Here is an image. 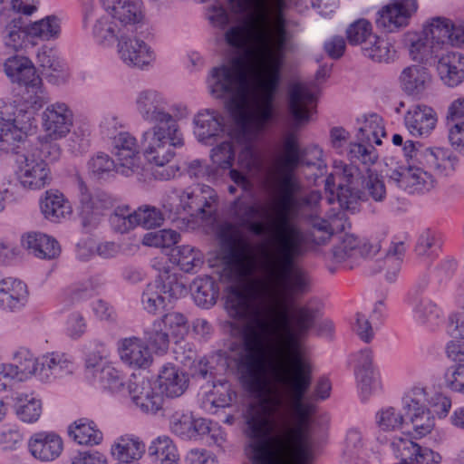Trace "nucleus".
<instances>
[{"mask_svg": "<svg viewBox=\"0 0 464 464\" xmlns=\"http://www.w3.org/2000/svg\"><path fill=\"white\" fill-rule=\"evenodd\" d=\"M279 199L266 222L248 230L264 237L255 255L245 248L232 254L225 308L243 351L237 360L239 378H312V365L301 340L314 326L318 310L295 300L309 289L307 273L295 266L306 251L304 231L292 222L298 183L294 172H277Z\"/></svg>", "mask_w": 464, "mask_h": 464, "instance_id": "1", "label": "nucleus"}, {"mask_svg": "<svg viewBox=\"0 0 464 464\" xmlns=\"http://www.w3.org/2000/svg\"><path fill=\"white\" fill-rule=\"evenodd\" d=\"M225 39L238 50L253 41L254 82L250 84L245 56L237 55L210 71L209 92L216 98L230 99L232 115L244 131H261L273 118L274 98L291 39L286 17L251 16L246 24L227 30Z\"/></svg>", "mask_w": 464, "mask_h": 464, "instance_id": "2", "label": "nucleus"}, {"mask_svg": "<svg viewBox=\"0 0 464 464\" xmlns=\"http://www.w3.org/2000/svg\"><path fill=\"white\" fill-rule=\"evenodd\" d=\"M253 464H309L314 441L311 427H246Z\"/></svg>", "mask_w": 464, "mask_h": 464, "instance_id": "3", "label": "nucleus"}, {"mask_svg": "<svg viewBox=\"0 0 464 464\" xmlns=\"http://www.w3.org/2000/svg\"><path fill=\"white\" fill-rule=\"evenodd\" d=\"M392 141L395 146L402 147L409 166L392 170L390 179L411 193L434 188L436 179L431 171L439 176H448L454 170V160L442 149L418 148L415 142L404 140L399 133L392 135Z\"/></svg>", "mask_w": 464, "mask_h": 464, "instance_id": "4", "label": "nucleus"}, {"mask_svg": "<svg viewBox=\"0 0 464 464\" xmlns=\"http://www.w3.org/2000/svg\"><path fill=\"white\" fill-rule=\"evenodd\" d=\"M183 144L178 123L168 126L155 124L143 133V153L148 161L155 165L152 172L155 179L168 180L176 176L179 168L169 163L175 157L173 148Z\"/></svg>", "mask_w": 464, "mask_h": 464, "instance_id": "5", "label": "nucleus"}, {"mask_svg": "<svg viewBox=\"0 0 464 464\" xmlns=\"http://www.w3.org/2000/svg\"><path fill=\"white\" fill-rule=\"evenodd\" d=\"M211 159L219 169H229L230 179L246 192L253 190L252 179L259 176L264 167L261 154L252 145H247L238 155L239 169H233L235 150L230 141H224L214 148Z\"/></svg>", "mask_w": 464, "mask_h": 464, "instance_id": "6", "label": "nucleus"}, {"mask_svg": "<svg viewBox=\"0 0 464 464\" xmlns=\"http://www.w3.org/2000/svg\"><path fill=\"white\" fill-rule=\"evenodd\" d=\"M0 149L9 150L35 128L34 112L0 101Z\"/></svg>", "mask_w": 464, "mask_h": 464, "instance_id": "7", "label": "nucleus"}, {"mask_svg": "<svg viewBox=\"0 0 464 464\" xmlns=\"http://www.w3.org/2000/svg\"><path fill=\"white\" fill-rule=\"evenodd\" d=\"M382 119L377 114H372L364 118L359 127V142L352 143L349 149V156L363 164H372L378 159L376 150L372 143L382 144V137L385 136Z\"/></svg>", "mask_w": 464, "mask_h": 464, "instance_id": "8", "label": "nucleus"}, {"mask_svg": "<svg viewBox=\"0 0 464 464\" xmlns=\"http://www.w3.org/2000/svg\"><path fill=\"white\" fill-rule=\"evenodd\" d=\"M188 333V322L179 312H169L154 321L147 332L149 343L156 353H165L169 345V337L183 339Z\"/></svg>", "mask_w": 464, "mask_h": 464, "instance_id": "9", "label": "nucleus"}, {"mask_svg": "<svg viewBox=\"0 0 464 464\" xmlns=\"http://www.w3.org/2000/svg\"><path fill=\"white\" fill-rule=\"evenodd\" d=\"M184 291L183 284L177 280L175 275L165 273L148 284L141 296V304L148 313L155 314Z\"/></svg>", "mask_w": 464, "mask_h": 464, "instance_id": "10", "label": "nucleus"}, {"mask_svg": "<svg viewBox=\"0 0 464 464\" xmlns=\"http://www.w3.org/2000/svg\"><path fill=\"white\" fill-rule=\"evenodd\" d=\"M16 177L24 188L39 190L50 184L51 169L34 151L18 156Z\"/></svg>", "mask_w": 464, "mask_h": 464, "instance_id": "11", "label": "nucleus"}, {"mask_svg": "<svg viewBox=\"0 0 464 464\" xmlns=\"http://www.w3.org/2000/svg\"><path fill=\"white\" fill-rule=\"evenodd\" d=\"M427 394L422 388H413L403 398V411L420 437L430 434L435 426V419L427 407Z\"/></svg>", "mask_w": 464, "mask_h": 464, "instance_id": "12", "label": "nucleus"}, {"mask_svg": "<svg viewBox=\"0 0 464 464\" xmlns=\"http://www.w3.org/2000/svg\"><path fill=\"white\" fill-rule=\"evenodd\" d=\"M73 114L63 102H56L46 107L42 115L44 134L41 140L55 141L67 136L72 126Z\"/></svg>", "mask_w": 464, "mask_h": 464, "instance_id": "13", "label": "nucleus"}, {"mask_svg": "<svg viewBox=\"0 0 464 464\" xmlns=\"http://www.w3.org/2000/svg\"><path fill=\"white\" fill-rule=\"evenodd\" d=\"M417 0H391L377 14L376 24L387 32H395L408 26L416 14Z\"/></svg>", "mask_w": 464, "mask_h": 464, "instance_id": "14", "label": "nucleus"}, {"mask_svg": "<svg viewBox=\"0 0 464 464\" xmlns=\"http://www.w3.org/2000/svg\"><path fill=\"white\" fill-rule=\"evenodd\" d=\"M135 104L137 111L146 121L164 126L177 123L172 115L166 111V98L156 90L149 89L139 92Z\"/></svg>", "mask_w": 464, "mask_h": 464, "instance_id": "15", "label": "nucleus"}, {"mask_svg": "<svg viewBox=\"0 0 464 464\" xmlns=\"http://www.w3.org/2000/svg\"><path fill=\"white\" fill-rule=\"evenodd\" d=\"M102 6L108 15L120 23L127 34H133L145 19L144 5L140 0H111Z\"/></svg>", "mask_w": 464, "mask_h": 464, "instance_id": "16", "label": "nucleus"}, {"mask_svg": "<svg viewBox=\"0 0 464 464\" xmlns=\"http://www.w3.org/2000/svg\"><path fill=\"white\" fill-rule=\"evenodd\" d=\"M77 186L82 224L84 227H94L99 223L103 211L111 208V199L104 193L92 195L82 180H78Z\"/></svg>", "mask_w": 464, "mask_h": 464, "instance_id": "17", "label": "nucleus"}, {"mask_svg": "<svg viewBox=\"0 0 464 464\" xmlns=\"http://www.w3.org/2000/svg\"><path fill=\"white\" fill-rule=\"evenodd\" d=\"M114 156L118 172L130 176L140 168V156L136 139L127 132H121L114 138Z\"/></svg>", "mask_w": 464, "mask_h": 464, "instance_id": "18", "label": "nucleus"}, {"mask_svg": "<svg viewBox=\"0 0 464 464\" xmlns=\"http://www.w3.org/2000/svg\"><path fill=\"white\" fill-rule=\"evenodd\" d=\"M315 105L314 93L307 85L298 83L290 88L287 109L295 126L309 122Z\"/></svg>", "mask_w": 464, "mask_h": 464, "instance_id": "19", "label": "nucleus"}, {"mask_svg": "<svg viewBox=\"0 0 464 464\" xmlns=\"http://www.w3.org/2000/svg\"><path fill=\"white\" fill-rule=\"evenodd\" d=\"M130 34H124L118 40V53L126 65L142 69L153 62V52L144 41Z\"/></svg>", "mask_w": 464, "mask_h": 464, "instance_id": "20", "label": "nucleus"}, {"mask_svg": "<svg viewBox=\"0 0 464 464\" xmlns=\"http://www.w3.org/2000/svg\"><path fill=\"white\" fill-rule=\"evenodd\" d=\"M156 382L148 379L136 380L129 385L133 402L143 411L155 413L162 408L164 399Z\"/></svg>", "mask_w": 464, "mask_h": 464, "instance_id": "21", "label": "nucleus"}, {"mask_svg": "<svg viewBox=\"0 0 464 464\" xmlns=\"http://www.w3.org/2000/svg\"><path fill=\"white\" fill-rule=\"evenodd\" d=\"M28 448L35 459L42 461H52L62 454L63 440L59 434L53 431H40L30 438Z\"/></svg>", "mask_w": 464, "mask_h": 464, "instance_id": "22", "label": "nucleus"}, {"mask_svg": "<svg viewBox=\"0 0 464 464\" xmlns=\"http://www.w3.org/2000/svg\"><path fill=\"white\" fill-rule=\"evenodd\" d=\"M162 397L177 398L181 396L188 386L187 374L173 364L164 365L159 372L156 381Z\"/></svg>", "mask_w": 464, "mask_h": 464, "instance_id": "23", "label": "nucleus"}, {"mask_svg": "<svg viewBox=\"0 0 464 464\" xmlns=\"http://www.w3.org/2000/svg\"><path fill=\"white\" fill-rule=\"evenodd\" d=\"M239 1L240 0H234L230 10L226 9L222 5H212L209 8L208 14L210 21L221 28H224L228 24H232L228 30L238 25L246 24L254 12L253 7H240L238 5Z\"/></svg>", "mask_w": 464, "mask_h": 464, "instance_id": "24", "label": "nucleus"}, {"mask_svg": "<svg viewBox=\"0 0 464 464\" xmlns=\"http://www.w3.org/2000/svg\"><path fill=\"white\" fill-rule=\"evenodd\" d=\"M437 72L446 85H459L464 81V54L458 51L446 52L439 58Z\"/></svg>", "mask_w": 464, "mask_h": 464, "instance_id": "25", "label": "nucleus"}, {"mask_svg": "<svg viewBox=\"0 0 464 464\" xmlns=\"http://www.w3.org/2000/svg\"><path fill=\"white\" fill-rule=\"evenodd\" d=\"M405 126L413 136L430 134L437 122L436 112L429 106L411 107L404 116Z\"/></svg>", "mask_w": 464, "mask_h": 464, "instance_id": "26", "label": "nucleus"}, {"mask_svg": "<svg viewBox=\"0 0 464 464\" xmlns=\"http://www.w3.org/2000/svg\"><path fill=\"white\" fill-rule=\"evenodd\" d=\"M194 123L198 139L204 142L227 132L225 117L214 110L199 111L194 119Z\"/></svg>", "mask_w": 464, "mask_h": 464, "instance_id": "27", "label": "nucleus"}, {"mask_svg": "<svg viewBox=\"0 0 464 464\" xmlns=\"http://www.w3.org/2000/svg\"><path fill=\"white\" fill-rule=\"evenodd\" d=\"M119 353L124 362L136 368H147L152 362V356L147 344L137 337L121 340Z\"/></svg>", "mask_w": 464, "mask_h": 464, "instance_id": "28", "label": "nucleus"}, {"mask_svg": "<svg viewBox=\"0 0 464 464\" xmlns=\"http://www.w3.org/2000/svg\"><path fill=\"white\" fill-rule=\"evenodd\" d=\"M22 245L34 256L42 259H53L61 253L59 243L53 237L40 232L24 235Z\"/></svg>", "mask_w": 464, "mask_h": 464, "instance_id": "29", "label": "nucleus"}, {"mask_svg": "<svg viewBox=\"0 0 464 464\" xmlns=\"http://www.w3.org/2000/svg\"><path fill=\"white\" fill-rule=\"evenodd\" d=\"M355 374L365 396L379 387L378 374L372 366V353L370 349L362 350L356 355Z\"/></svg>", "mask_w": 464, "mask_h": 464, "instance_id": "30", "label": "nucleus"}, {"mask_svg": "<svg viewBox=\"0 0 464 464\" xmlns=\"http://www.w3.org/2000/svg\"><path fill=\"white\" fill-rule=\"evenodd\" d=\"M27 297V286L22 281L12 277L0 281V306L4 309H19L25 304Z\"/></svg>", "mask_w": 464, "mask_h": 464, "instance_id": "31", "label": "nucleus"}, {"mask_svg": "<svg viewBox=\"0 0 464 464\" xmlns=\"http://www.w3.org/2000/svg\"><path fill=\"white\" fill-rule=\"evenodd\" d=\"M145 452V444L135 435L125 434L117 438L111 447L113 458L122 463L140 459Z\"/></svg>", "mask_w": 464, "mask_h": 464, "instance_id": "32", "label": "nucleus"}, {"mask_svg": "<svg viewBox=\"0 0 464 464\" xmlns=\"http://www.w3.org/2000/svg\"><path fill=\"white\" fill-rule=\"evenodd\" d=\"M5 72L12 82L19 84L27 85L30 82H39V75L30 59L25 56H12L8 58L5 64Z\"/></svg>", "mask_w": 464, "mask_h": 464, "instance_id": "33", "label": "nucleus"}, {"mask_svg": "<svg viewBox=\"0 0 464 464\" xmlns=\"http://www.w3.org/2000/svg\"><path fill=\"white\" fill-rule=\"evenodd\" d=\"M40 208L44 216L51 221H59L72 214V206L63 194L49 189L40 199Z\"/></svg>", "mask_w": 464, "mask_h": 464, "instance_id": "34", "label": "nucleus"}, {"mask_svg": "<svg viewBox=\"0 0 464 464\" xmlns=\"http://www.w3.org/2000/svg\"><path fill=\"white\" fill-rule=\"evenodd\" d=\"M431 74L421 65H411L405 68L401 76L403 90L411 95L422 93L431 83Z\"/></svg>", "mask_w": 464, "mask_h": 464, "instance_id": "35", "label": "nucleus"}, {"mask_svg": "<svg viewBox=\"0 0 464 464\" xmlns=\"http://www.w3.org/2000/svg\"><path fill=\"white\" fill-rule=\"evenodd\" d=\"M69 436L78 444L93 446L98 445L103 439L102 432L97 428L94 421L82 418L68 427Z\"/></svg>", "mask_w": 464, "mask_h": 464, "instance_id": "36", "label": "nucleus"}, {"mask_svg": "<svg viewBox=\"0 0 464 464\" xmlns=\"http://www.w3.org/2000/svg\"><path fill=\"white\" fill-rule=\"evenodd\" d=\"M299 160L297 136L293 131H289L283 139V155L276 161V172H294Z\"/></svg>", "mask_w": 464, "mask_h": 464, "instance_id": "37", "label": "nucleus"}, {"mask_svg": "<svg viewBox=\"0 0 464 464\" xmlns=\"http://www.w3.org/2000/svg\"><path fill=\"white\" fill-rule=\"evenodd\" d=\"M72 363L64 353H52L43 356L40 362L39 378L48 380L51 376H59L72 372Z\"/></svg>", "mask_w": 464, "mask_h": 464, "instance_id": "38", "label": "nucleus"}, {"mask_svg": "<svg viewBox=\"0 0 464 464\" xmlns=\"http://www.w3.org/2000/svg\"><path fill=\"white\" fill-rule=\"evenodd\" d=\"M358 237L353 235H345L341 243L333 250V260L344 268L353 269L358 262Z\"/></svg>", "mask_w": 464, "mask_h": 464, "instance_id": "39", "label": "nucleus"}, {"mask_svg": "<svg viewBox=\"0 0 464 464\" xmlns=\"http://www.w3.org/2000/svg\"><path fill=\"white\" fill-rule=\"evenodd\" d=\"M30 35L29 28L25 30L21 18L12 20L2 32V42L4 46L10 52L22 50Z\"/></svg>", "mask_w": 464, "mask_h": 464, "instance_id": "40", "label": "nucleus"}, {"mask_svg": "<svg viewBox=\"0 0 464 464\" xmlns=\"http://www.w3.org/2000/svg\"><path fill=\"white\" fill-rule=\"evenodd\" d=\"M13 365L17 369L19 381L32 376L39 377L40 362L34 354L25 347H19L13 354Z\"/></svg>", "mask_w": 464, "mask_h": 464, "instance_id": "41", "label": "nucleus"}, {"mask_svg": "<svg viewBox=\"0 0 464 464\" xmlns=\"http://www.w3.org/2000/svg\"><path fill=\"white\" fill-rule=\"evenodd\" d=\"M149 454L162 464H178L179 456L173 441L167 436L155 439L149 447Z\"/></svg>", "mask_w": 464, "mask_h": 464, "instance_id": "42", "label": "nucleus"}, {"mask_svg": "<svg viewBox=\"0 0 464 464\" xmlns=\"http://www.w3.org/2000/svg\"><path fill=\"white\" fill-rule=\"evenodd\" d=\"M430 39V43L440 50L450 44V20L444 17L432 18L422 30Z\"/></svg>", "mask_w": 464, "mask_h": 464, "instance_id": "43", "label": "nucleus"}, {"mask_svg": "<svg viewBox=\"0 0 464 464\" xmlns=\"http://www.w3.org/2000/svg\"><path fill=\"white\" fill-rule=\"evenodd\" d=\"M92 32L94 36L101 42L113 39L118 41L124 34H127L124 29L121 28L120 23L113 20L106 12L96 19Z\"/></svg>", "mask_w": 464, "mask_h": 464, "instance_id": "44", "label": "nucleus"}, {"mask_svg": "<svg viewBox=\"0 0 464 464\" xmlns=\"http://www.w3.org/2000/svg\"><path fill=\"white\" fill-rule=\"evenodd\" d=\"M238 5L252 6V16L263 18V15H285L286 0H240Z\"/></svg>", "mask_w": 464, "mask_h": 464, "instance_id": "45", "label": "nucleus"}, {"mask_svg": "<svg viewBox=\"0 0 464 464\" xmlns=\"http://www.w3.org/2000/svg\"><path fill=\"white\" fill-rule=\"evenodd\" d=\"M29 34L44 41L57 39L61 34V21L55 15H48L32 24L29 26Z\"/></svg>", "mask_w": 464, "mask_h": 464, "instance_id": "46", "label": "nucleus"}, {"mask_svg": "<svg viewBox=\"0 0 464 464\" xmlns=\"http://www.w3.org/2000/svg\"><path fill=\"white\" fill-rule=\"evenodd\" d=\"M364 56L375 62H389L394 56L395 51L392 45L376 34L373 35L372 40L362 47Z\"/></svg>", "mask_w": 464, "mask_h": 464, "instance_id": "47", "label": "nucleus"}, {"mask_svg": "<svg viewBox=\"0 0 464 464\" xmlns=\"http://www.w3.org/2000/svg\"><path fill=\"white\" fill-rule=\"evenodd\" d=\"M438 48L430 43V39L422 31L411 39L410 55L414 61L424 63L429 61L437 52Z\"/></svg>", "mask_w": 464, "mask_h": 464, "instance_id": "48", "label": "nucleus"}, {"mask_svg": "<svg viewBox=\"0 0 464 464\" xmlns=\"http://www.w3.org/2000/svg\"><path fill=\"white\" fill-rule=\"evenodd\" d=\"M405 251L406 246L404 239L394 237L388 249L387 255L383 259V264L386 266H391L392 268V275H390V271H387L386 279L388 281L392 282L397 278Z\"/></svg>", "mask_w": 464, "mask_h": 464, "instance_id": "49", "label": "nucleus"}, {"mask_svg": "<svg viewBox=\"0 0 464 464\" xmlns=\"http://www.w3.org/2000/svg\"><path fill=\"white\" fill-rule=\"evenodd\" d=\"M346 39L351 45H365L373 37V28L370 21L361 18L352 23L346 29Z\"/></svg>", "mask_w": 464, "mask_h": 464, "instance_id": "50", "label": "nucleus"}, {"mask_svg": "<svg viewBox=\"0 0 464 464\" xmlns=\"http://www.w3.org/2000/svg\"><path fill=\"white\" fill-rule=\"evenodd\" d=\"M173 256L180 269L186 273L192 272L203 264L200 251L188 245L178 246Z\"/></svg>", "mask_w": 464, "mask_h": 464, "instance_id": "51", "label": "nucleus"}, {"mask_svg": "<svg viewBox=\"0 0 464 464\" xmlns=\"http://www.w3.org/2000/svg\"><path fill=\"white\" fill-rule=\"evenodd\" d=\"M199 198L202 202L198 201L194 213L191 216L200 218L203 220L211 219L216 214L218 196L216 192L208 186H204L198 189Z\"/></svg>", "mask_w": 464, "mask_h": 464, "instance_id": "52", "label": "nucleus"}, {"mask_svg": "<svg viewBox=\"0 0 464 464\" xmlns=\"http://www.w3.org/2000/svg\"><path fill=\"white\" fill-rule=\"evenodd\" d=\"M193 297L198 305L208 308L216 303L217 292L208 278H198L193 282Z\"/></svg>", "mask_w": 464, "mask_h": 464, "instance_id": "53", "label": "nucleus"}, {"mask_svg": "<svg viewBox=\"0 0 464 464\" xmlns=\"http://www.w3.org/2000/svg\"><path fill=\"white\" fill-rule=\"evenodd\" d=\"M415 312L419 321L431 328L439 325L442 321L440 309L430 300H420Z\"/></svg>", "mask_w": 464, "mask_h": 464, "instance_id": "54", "label": "nucleus"}, {"mask_svg": "<svg viewBox=\"0 0 464 464\" xmlns=\"http://www.w3.org/2000/svg\"><path fill=\"white\" fill-rule=\"evenodd\" d=\"M179 234L171 229L151 231L144 235L142 244L154 247H169L178 243Z\"/></svg>", "mask_w": 464, "mask_h": 464, "instance_id": "55", "label": "nucleus"}, {"mask_svg": "<svg viewBox=\"0 0 464 464\" xmlns=\"http://www.w3.org/2000/svg\"><path fill=\"white\" fill-rule=\"evenodd\" d=\"M440 247V235L435 231L427 229L420 234L415 250L420 256L433 257L437 256Z\"/></svg>", "mask_w": 464, "mask_h": 464, "instance_id": "56", "label": "nucleus"}, {"mask_svg": "<svg viewBox=\"0 0 464 464\" xmlns=\"http://www.w3.org/2000/svg\"><path fill=\"white\" fill-rule=\"evenodd\" d=\"M89 171L101 179L113 171L118 172L117 161L105 153H97L88 162Z\"/></svg>", "mask_w": 464, "mask_h": 464, "instance_id": "57", "label": "nucleus"}, {"mask_svg": "<svg viewBox=\"0 0 464 464\" xmlns=\"http://www.w3.org/2000/svg\"><path fill=\"white\" fill-rule=\"evenodd\" d=\"M18 401L16 414L20 420L28 423L36 421L42 413L41 401L33 397L28 398V396L24 399L20 398Z\"/></svg>", "mask_w": 464, "mask_h": 464, "instance_id": "58", "label": "nucleus"}, {"mask_svg": "<svg viewBox=\"0 0 464 464\" xmlns=\"http://www.w3.org/2000/svg\"><path fill=\"white\" fill-rule=\"evenodd\" d=\"M110 221L113 228L121 233H126L137 226L135 213L130 212L128 208H117Z\"/></svg>", "mask_w": 464, "mask_h": 464, "instance_id": "59", "label": "nucleus"}, {"mask_svg": "<svg viewBox=\"0 0 464 464\" xmlns=\"http://www.w3.org/2000/svg\"><path fill=\"white\" fill-rule=\"evenodd\" d=\"M26 96L25 102L34 110L42 108L48 101L49 96L43 87L42 79L39 77V82H30L25 85Z\"/></svg>", "mask_w": 464, "mask_h": 464, "instance_id": "60", "label": "nucleus"}, {"mask_svg": "<svg viewBox=\"0 0 464 464\" xmlns=\"http://www.w3.org/2000/svg\"><path fill=\"white\" fill-rule=\"evenodd\" d=\"M134 213L137 225H140L146 228L160 227L163 222L161 212L154 207H140L138 210L134 211Z\"/></svg>", "mask_w": 464, "mask_h": 464, "instance_id": "61", "label": "nucleus"}, {"mask_svg": "<svg viewBox=\"0 0 464 464\" xmlns=\"http://www.w3.org/2000/svg\"><path fill=\"white\" fill-rule=\"evenodd\" d=\"M99 378L104 388L113 392L120 390L123 385V374L111 363L102 366Z\"/></svg>", "mask_w": 464, "mask_h": 464, "instance_id": "62", "label": "nucleus"}, {"mask_svg": "<svg viewBox=\"0 0 464 464\" xmlns=\"http://www.w3.org/2000/svg\"><path fill=\"white\" fill-rule=\"evenodd\" d=\"M406 417L390 407L379 413L378 424L384 430H392L402 427Z\"/></svg>", "mask_w": 464, "mask_h": 464, "instance_id": "63", "label": "nucleus"}, {"mask_svg": "<svg viewBox=\"0 0 464 464\" xmlns=\"http://www.w3.org/2000/svg\"><path fill=\"white\" fill-rule=\"evenodd\" d=\"M192 425L193 417L190 414L176 412L170 420L171 430L183 438H193Z\"/></svg>", "mask_w": 464, "mask_h": 464, "instance_id": "64", "label": "nucleus"}]
</instances>
